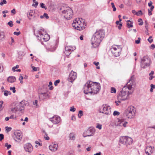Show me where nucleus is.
I'll return each mask as SVG.
<instances>
[{"instance_id":"obj_1","label":"nucleus","mask_w":155,"mask_h":155,"mask_svg":"<svg viewBox=\"0 0 155 155\" xmlns=\"http://www.w3.org/2000/svg\"><path fill=\"white\" fill-rule=\"evenodd\" d=\"M84 92L85 94L89 93L97 94L101 89L100 84L91 81H88L84 85Z\"/></svg>"},{"instance_id":"obj_2","label":"nucleus","mask_w":155,"mask_h":155,"mask_svg":"<svg viewBox=\"0 0 155 155\" xmlns=\"http://www.w3.org/2000/svg\"><path fill=\"white\" fill-rule=\"evenodd\" d=\"M104 37V32L103 30L100 29L97 31L91 38V45L94 47H96L100 44Z\"/></svg>"},{"instance_id":"obj_3","label":"nucleus","mask_w":155,"mask_h":155,"mask_svg":"<svg viewBox=\"0 0 155 155\" xmlns=\"http://www.w3.org/2000/svg\"><path fill=\"white\" fill-rule=\"evenodd\" d=\"M60 12L64 14V17L67 20L71 19L72 17L73 13L72 10L67 5L63 4L58 8Z\"/></svg>"},{"instance_id":"obj_4","label":"nucleus","mask_w":155,"mask_h":155,"mask_svg":"<svg viewBox=\"0 0 155 155\" xmlns=\"http://www.w3.org/2000/svg\"><path fill=\"white\" fill-rule=\"evenodd\" d=\"M35 34L37 37L39 38L38 39L42 41H46L50 39L49 35L44 31V29H40Z\"/></svg>"},{"instance_id":"obj_5","label":"nucleus","mask_w":155,"mask_h":155,"mask_svg":"<svg viewBox=\"0 0 155 155\" xmlns=\"http://www.w3.org/2000/svg\"><path fill=\"white\" fill-rule=\"evenodd\" d=\"M127 89V87L124 86L120 91V93L119 94L118 98L123 101L127 99L128 96L131 94L133 92V90L129 91Z\"/></svg>"},{"instance_id":"obj_6","label":"nucleus","mask_w":155,"mask_h":155,"mask_svg":"<svg viewBox=\"0 0 155 155\" xmlns=\"http://www.w3.org/2000/svg\"><path fill=\"white\" fill-rule=\"evenodd\" d=\"M134 107L130 106L128 107L124 111V115L126 117L128 118H132L135 115L134 110Z\"/></svg>"},{"instance_id":"obj_7","label":"nucleus","mask_w":155,"mask_h":155,"mask_svg":"<svg viewBox=\"0 0 155 155\" xmlns=\"http://www.w3.org/2000/svg\"><path fill=\"white\" fill-rule=\"evenodd\" d=\"M99 111L107 115H109L111 113V108L110 106H107L106 104H103L100 107Z\"/></svg>"},{"instance_id":"obj_8","label":"nucleus","mask_w":155,"mask_h":155,"mask_svg":"<svg viewBox=\"0 0 155 155\" xmlns=\"http://www.w3.org/2000/svg\"><path fill=\"white\" fill-rule=\"evenodd\" d=\"M132 139L128 136H123L121 137L120 140V142L127 146L128 145H130L132 143Z\"/></svg>"},{"instance_id":"obj_9","label":"nucleus","mask_w":155,"mask_h":155,"mask_svg":"<svg viewBox=\"0 0 155 155\" xmlns=\"http://www.w3.org/2000/svg\"><path fill=\"white\" fill-rule=\"evenodd\" d=\"M150 61L149 57L145 56L143 57L141 59V67L143 68H145L150 65L149 63Z\"/></svg>"},{"instance_id":"obj_10","label":"nucleus","mask_w":155,"mask_h":155,"mask_svg":"<svg viewBox=\"0 0 155 155\" xmlns=\"http://www.w3.org/2000/svg\"><path fill=\"white\" fill-rule=\"evenodd\" d=\"M122 48L117 46H112L110 50L112 53L115 57L119 56L120 54Z\"/></svg>"},{"instance_id":"obj_11","label":"nucleus","mask_w":155,"mask_h":155,"mask_svg":"<svg viewBox=\"0 0 155 155\" xmlns=\"http://www.w3.org/2000/svg\"><path fill=\"white\" fill-rule=\"evenodd\" d=\"M135 82V79L134 75L132 76L128 82H127V89L130 90L133 88L132 86L134 85Z\"/></svg>"},{"instance_id":"obj_12","label":"nucleus","mask_w":155,"mask_h":155,"mask_svg":"<svg viewBox=\"0 0 155 155\" xmlns=\"http://www.w3.org/2000/svg\"><path fill=\"white\" fill-rule=\"evenodd\" d=\"M76 48L75 46H67L65 48L64 53L66 56H69L71 53L72 51L75 50Z\"/></svg>"},{"instance_id":"obj_13","label":"nucleus","mask_w":155,"mask_h":155,"mask_svg":"<svg viewBox=\"0 0 155 155\" xmlns=\"http://www.w3.org/2000/svg\"><path fill=\"white\" fill-rule=\"evenodd\" d=\"M77 77V74L73 71H71L69 75V78L68 80L69 81L72 82L74 81Z\"/></svg>"},{"instance_id":"obj_14","label":"nucleus","mask_w":155,"mask_h":155,"mask_svg":"<svg viewBox=\"0 0 155 155\" xmlns=\"http://www.w3.org/2000/svg\"><path fill=\"white\" fill-rule=\"evenodd\" d=\"M50 120L53 123L56 124L60 122L61 118L59 116L54 115L52 117L50 118Z\"/></svg>"},{"instance_id":"obj_15","label":"nucleus","mask_w":155,"mask_h":155,"mask_svg":"<svg viewBox=\"0 0 155 155\" xmlns=\"http://www.w3.org/2000/svg\"><path fill=\"white\" fill-rule=\"evenodd\" d=\"M38 95L40 100H43L48 97V94L47 92L42 93L41 92H39Z\"/></svg>"},{"instance_id":"obj_16","label":"nucleus","mask_w":155,"mask_h":155,"mask_svg":"<svg viewBox=\"0 0 155 155\" xmlns=\"http://www.w3.org/2000/svg\"><path fill=\"white\" fill-rule=\"evenodd\" d=\"M80 23V18H76L74 21L73 23L72 24V26L76 29L78 30V29L79 28V24Z\"/></svg>"},{"instance_id":"obj_17","label":"nucleus","mask_w":155,"mask_h":155,"mask_svg":"<svg viewBox=\"0 0 155 155\" xmlns=\"http://www.w3.org/2000/svg\"><path fill=\"white\" fill-rule=\"evenodd\" d=\"M15 136L14 137V139L15 141L19 142L21 139L22 135L20 133H17L14 134Z\"/></svg>"},{"instance_id":"obj_18","label":"nucleus","mask_w":155,"mask_h":155,"mask_svg":"<svg viewBox=\"0 0 155 155\" xmlns=\"http://www.w3.org/2000/svg\"><path fill=\"white\" fill-rule=\"evenodd\" d=\"M95 132V130L94 129H90L88 130L86 132V135L83 134L84 137H90L93 136Z\"/></svg>"},{"instance_id":"obj_19","label":"nucleus","mask_w":155,"mask_h":155,"mask_svg":"<svg viewBox=\"0 0 155 155\" xmlns=\"http://www.w3.org/2000/svg\"><path fill=\"white\" fill-rule=\"evenodd\" d=\"M25 106V104H24V102L23 101H22L16 106V110L22 111L24 109Z\"/></svg>"},{"instance_id":"obj_20","label":"nucleus","mask_w":155,"mask_h":155,"mask_svg":"<svg viewBox=\"0 0 155 155\" xmlns=\"http://www.w3.org/2000/svg\"><path fill=\"white\" fill-rule=\"evenodd\" d=\"M24 148L26 151L30 153L32 150V147L30 143H27L24 146Z\"/></svg>"},{"instance_id":"obj_21","label":"nucleus","mask_w":155,"mask_h":155,"mask_svg":"<svg viewBox=\"0 0 155 155\" xmlns=\"http://www.w3.org/2000/svg\"><path fill=\"white\" fill-rule=\"evenodd\" d=\"M127 123V122L125 121L124 122V120L121 119L118 121L117 125L120 126H123L124 127H126V125Z\"/></svg>"},{"instance_id":"obj_22","label":"nucleus","mask_w":155,"mask_h":155,"mask_svg":"<svg viewBox=\"0 0 155 155\" xmlns=\"http://www.w3.org/2000/svg\"><path fill=\"white\" fill-rule=\"evenodd\" d=\"M146 153L148 155H150L152 153L153 151L152 148L151 146H147L145 149Z\"/></svg>"},{"instance_id":"obj_23","label":"nucleus","mask_w":155,"mask_h":155,"mask_svg":"<svg viewBox=\"0 0 155 155\" xmlns=\"http://www.w3.org/2000/svg\"><path fill=\"white\" fill-rule=\"evenodd\" d=\"M81 21H82V19H80V23L79 24V28L78 29V30L79 31H81L85 28L86 26V25L85 24L84 22L83 21V23L81 22Z\"/></svg>"},{"instance_id":"obj_24","label":"nucleus","mask_w":155,"mask_h":155,"mask_svg":"<svg viewBox=\"0 0 155 155\" xmlns=\"http://www.w3.org/2000/svg\"><path fill=\"white\" fill-rule=\"evenodd\" d=\"M58 147V145L56 144H52L49 146V148L51 151H56Z\"/></svg>"},{"instance_id":"obj_25","label":"nucleus","mask_w":155,"mask_h":155,"mask_svg":"<svg viewBox=\"0 0 155 155\" xmlns=\"http://www.w3.org/2000/svg\"><path fill=\"white\" fill-rule=\"evenodd\" d=\"M7 80L8 82L12 83L16 81V78L14 76H9L8 77Z\"/></svg>"},{"instance_id":"obj_26","label":"nucleus","mask_w":155,"mask_h":155,"mask_svg":"<svg viewBox=\"0 0 155 155\" xmlns=\"http://www.w3.org/2000/svg\"><path fill=\"white\" fill-rule=\"evenodd\" d=\"M5 36L4 32L0 31V42L3 41L5 39Z\"/></svg>"},{"instance_id":"obj_27","label":"nucleus","mask_w":155,"mask_h":155,"mask_svg":"<svg viewBox=\"0 0 155 155\" xmlns=\"http://www.w3.org/2000/svg\"><path fill=\"white\" fill-rule=\"evenodd\" d=\"M35 11L32 10H30L27 14V16L29 18V20H31V18L29 17V16L32 17L34 15Z\"/></svg>"},{"instance_id":"obj_28","label":"nucleus","mask_w":155,"mask_h":155,"mask_svg":"<svg viewBox=\"0 0 155 155\" xmlns=\"http://www.w3.org/2000/svg\"><path fill=\"white\" fill-rule=\"evenodd\" d=\"M18 58L20 59L22 58L23 56H24V53L23 51H21L19 52L18 53Z\"/></svg>"},{"instance_id":"obj_29","label":"nucleus","mask_w":155,"mask_h":155,"mask_svg":"<svg viewBox=\"0 0 155 155\" xmlns=\"http://www.w3.org/2000/svg\"><path fill=\"white\" fill-rule=\"evenodd\" d=\"M70 139L74 140L75 139V135L74 133H71L69 135Z\"/></svg>"},{"instance_id":"obj_30","label":"nucleus","mask_w":155,"mask_h":155,"mask_svg":"<svg viewBox=\"0 0 155 155\" xmlns=\"http://www.w3.org/2000/svg\"><path fill=\"white\" fill-rule=\"evenodd\" d=\"M151 88L150 89V92H153V89L155 88V85L153 84H151L150 85Z\"/></svg>"},{"instance_id":"obj_31","label":"nucleus","mask_w":155,"mask_h":155,"mask_svg":"<svg viewBox=\"0 0 155 155\" xmlns=\"http://www.w3.org/2000/svg\"><path fill=\"white\" fill-rule=\"evenodd\" d=\"M125 4L127 6H130L131 5L132 2L129 0H127L125 2Z\"/></svg>"},{"instance_id":"obj_32","label":"nucleus","mask_w":155,"mask_h":155,"mask_svg":"<svg viewBox=\"0 0 155 155\" xmlns=\"http://www.w3.org/2000/svg\"><path fill=\"white\" fill-rule=\"evenodd\" d=\"M93 64H95L97 67H96V68L97 69H100V67L99 66H98V65L99 64V62H96L95 61H94L93 62Z\"/></svg>"},{"instance_id":"obj_33","label":"nucleus","mask_w":155,"mask_h":155,"mask_svg":"<svg viewBox=\"0 0 155 155\" xmlns=\"http://www.w3.org/2000/svg\"><path fill=\"white\" fill-rule=\"evenodd\" d=\"M83 115V112L82 110H79L78 114V117L80 118L81 116Z\"/></svg>"},{"instance_id":"obj_34","label":"nucleus","mask_w":155,"mask_h":155,"mask_svg":"<svg viewBox=\"0 0 155 155\" xmlns=\"http://www.w3.org/2000/svg\"><path fill=\"white\" fill-rule=\"evenodd\" d=\"M8 94H11V92L10 91H8L7 90H5L4 91V95L5 96H7Z\"/></svg>"},{"instance_id":"obj_35","label":"nucleus","mask_w":155,"mask_h":155,"mask_svg":"<svg viewBox=\"0 0 155 155\" xmlns=\"http://www.w3.org/2000/svg\"><path fill=\"white\" fill-rule=\"evenodd\" d=\"M5 147H7V149L8 150L11 147V145L10 144H8V143H5Z\"/></svg>"},{"instance_id":"obj_36","label":"nucleus","mask_w":155,"mask_h":155,"mask_svg":"<svg viewBox=\"0 0 155 155\" xmlns=\"http://www.w3.org/2000/svg\"><path fill=\"white\" fill-rule=\"evenodd\" d=\"M45 4H44L43 3H41L40 4V7L42 8H44L45 9V10L46 9H47V8L46 7H45Z\"/></svg>"},{"instance_id":"obj_37","label":"nucleus","mask_w":155,"mask_h":155,"mask_svg":"<svg viewBox=\"0 0 155 155\" xmlns=\"http://www.w3.org/2000/svg\"><path fill=\"white\" fill-rule=\"evenodd\" d=\"M116 89L114 87H112L111 88V93H116Z\"/></svg>"},{"instance_id":"obj_38","label":"nucleus","mask_w":155,"mask_h":155,"mask_svg":"<svg viewBox=\"0 0 155 155\" xmlns=\"http://www.w3.org/2000/svg\"><path fill=\"white\" fill-rule=\"evenodd\" d=\"M111 5H112V8H113V11L114 12L116 10V8L115 7V5H114V3L112 2L111 3Z\"/></svg>"},{"instance_id":"obj_39","label":"nucleus","mask_w":155,"mask_h":155,"mask_svg":"<svg viewBox=\"0 0 155 155\" xmlns=\"http://www.w3.org/2000/svg\"><path fill=\"white\" fill-rule=\"evenodd\" d=\"M120 114L119 112L116 111H115L113 113V115L114 116H118Z\"/></svg>"},{"instance_id":"obj_40","label":"nucleus","mask_w":155,"mask_h":155,"mask_svg":"<svg viewBox=\"0 0 155 155\" xmlns=\"http://www.w3.org/2000/svg\"><path fill=\"white\" fill-rule=\"evenodd\" d=\"M7 3V2L6 0H3L0 3V5L2 6L3 4H6Z\"/></svg>"},{"instance_id":"obj_41","label":"nucleus","mask_w":155,"mask_h":155,"mask_svg":"<svg viewBox=\"0 0 155 155\" xmlns=\"http://www.w3.org/2000/svg\"><path fill=\"white\" fill-rule=\"evenodd\" d=\"M5 129L7 132H8L9 131L12 130V128L11 127H5Z\"/></svg>"},{"instance_id":"obj_42","label":"nucleus","mask_w":155,"mask_h":155,"mask_svg":"<svg viewBox=\"0 0 155 155\" xmlns=\"http://www.w3.org/2000/svg\"><path fill=\"white\" fill-rule=\"evenodd\" d=\"M10 89L11 90H12V92L13 93H15L16 92L15 88V87H10Z\"/></svg>"},{"instance_id":"obj_43","label":"nucleus","mask_w":155,"mask_h":155,"mask_svg":"<svg viewBox=\"0 0 155 155\" xmlns=\"http://www.w3.org/2000/svg\"><path fill=\"white\" fill-rule=\"evenodd\" d=\"M136 15L137 16H139L140 15H142V12L141 10H139L138 12H136Z\"/></svg>"},{"instance_id":"obj_44","label":"nucleus","mask_w":155,"mask_h":155,"mask_svg":"<svg viewBox=\"0 0 155 155\" xmlns=\"http://www.w3.org/2000/svg\"><path fill=\"white\" fill-rule=\"evenodd\" d=\"M147 40L150 43H151L153 41V39H152V37L150 36Z\"/></svg>"},{"instance_id":"obj_45","label":"nucleus","mask_w":155,"mask_h":155,"mask_svg":"<svg viewBox=\"0 0 155 155\" xmlns=\"http://www.w3.org/2000/svg\"><path fill=\"white\" fill-rule=\"evenodd\" d=\"M8 25H9V26L11 27H12L13 25V22L12 21H10L8 22Z\"/></svg>"},{"instance_id":"obj_46","label":"nucleus","mask_w":155,"mask_h":155,"mask_svg":"<svg viewBox=\"0 0 155 155\" xmlns=\"http://www.w3.org/2000/svg\"><path fill=\"white\" fill-rule=\"evenodd\" d=\"M140 38H138V39L137 40H136L135 41V43L137 44H139L140 42Z\"/></svg>"},{"instance_id":"obj_47","label":"nucleus","mask_w":155,"mask_h":155,"mask_svg":"<svg viewBox=\"0 0 155 155\" xmlns=\"http://www.w3.org/2000/svg\"><path fill=\"white\" fill-rule=\"evenodd\" d=\"M70 110L71 111L74 112L75 111L76 109L74 107V106H72L71 107Z\"/></svg>"},{"instance_id":"obj_48","label":"nucleus","mask_w":155,"mask_h":155,"mask_svg":"<svg viewBox=\"0 0 155 155\" xmlns=\"http://www.w3.org/2000/svg\"><path fill=\"white\" fill-rule=\"evenodd\" d=\"M60 82V80H56L54 82V84L55 86H56L58 85V84Z\"/></svg>"},{"instance_id":"obj_49","label":"nucleus","mask_w":155,"mask_h":155,"mask_svg":"<svg viewBox=\"0 0 155 155\" xmlns=\"http://www.w3.org/2000/svg\"><path fill=\"white\" fill-rule=\"evenodd\" d=\"M23 77L22 76H20V77L19 78V80L20 81V82L21 84L23 83L22 80H23Z\"/></svg>"},{"instance_id":"obj_50","label":"nucleus","mask_w":155,"mask_h":155,"mask_svg":"<svg viewBox=\"0 0 155 155\" xmlns=\"http://www.w3.org/2000/svg\"><path fill=\"white\" fill-rule=\"evenodd\" d=\"M4 136L2 134H0V141H2V140L4 139Z\"/></svg>"},{"instance_id":"obj_51","label":"nucleus","mask_w":155,"mask_h":155,"mask_svg":"<svg viewBox=\"0 0 155 155\" xmlns=\"http://www.w3.org/2000/svg\"><path fill=\"white\" fill-rule=\"evenodd\" d=\"M19 66L18 65H17L15 67H14L12 68V70L13 71H15V69L18 68Z\"/></svg>"},{"instance_id":"obj_52","label":"nucleus","mask_w":155,"mask_h":155,"mask_svg":"<svg viewBox=\"0 0 155 155\" xmlns=\"http://www.w3.org/2000/svg\"><path fill=\"white\" fill-rule=\"evenodd\" d=\"M9 117L10 119H16V116H14L13 115H11Z\"/></svg>"},{"instance_id":"obj_53","label":"nucleus","mask_w":155,"mask_h":155,"mask_svg":"<svg viewBox=\"0 0 155 155\" xmlns=\"http://www.w3.org/2000/svg\"><path fill=\"white\" fill-rule=\"evenodd\" d=\"M44 17L46 18L47 19L49 18V17L48 16V15L46 13H44L43 15Z\"/></svg>"},{"instance_id":"obj_54","label":"nucleus","mask_w":155,"mask_h":155,"mask_svg":"<svg viewBox=\"0 0 155 155\" xmlns=\"http://www.w3.org/2000/svg\"><path fill=\"white\" fill-rule=\"evenodd\" d=\"M127 27L128 28H132V27H133V25L132 24H130L129 23H127Z\"/></svg>"},{"instance_id":"obj_55","label":"nucleus","mask_w":155,"mask_h":155,"mask_svg":"<svg viewBox=\"0 0 155 155\" xmlns=\"http://www.w3.org/2000/svg\"><path fill=\"white\" fill-rule=\"evenodd\" d=\"M35 143L36 144H38V145H39L40 146H41L42 145V143H39L38 141H36L35 142Z\"/></svg>"},{"instance_id":"obj_56","label":"nucleus","mask_w":155,"mask_h":155,"mask_svg":"<svg viewBox=\"0 0 155 155\" xmlns=\"http://www.w3.org/2000/svg\"><path fill=\"white\" fill-rule=\"evenodd\" d=\"M122 26V23H120L118 26V28L119 30H120L121 29V27Z\"/></svg>"},{"instance_id":"obj_57","label":"nucleus","mask_w":155,"mask_h":155,"mask_svg":"<svg viewBox=\"0 0 155 155\" xmlns=\"http://www.w3.org/2000/svg\"><path fill=\"white\" fill-rule=\"evenodd\" d=\"M20 34V31L18 32L15 31L14 32V35H16L17 36L19 35Z\"/></svg>"},{"instance_id":"obj_58","label":"nucleus","mask_w":155,"mask_h":155,"mask_svg":"<svg viewBox=\"0 0 155 155\" xmlns=\"http://www.w3.org/2000/svg\"><path fill=\"white\" fill-rule=\"evenodd\" d=\"M102 125H100L98 124L96 126L97 128H98L99 129H101Z\"/></svg>"},{"instance_id":"obj_59","label":"nucleus","mask_w":155,"mask_h":155,"mask_svg":"<svg viewBox=\"0 0 155 155\" xmlns=\"http://www.w3.org/2000/svg\"><path fill=\"white\" fill-rule=\"evenodd\" d=\"M150 77L149 78V79L151 80L153 79V78L155 77V76L152 75H149Z\"/></svg>"},{"instance_id":"obj_60","label":"nucleus","mask_w":155,"mask_h":155,"mask_svg":"<svg viewBox=\"0 0 155 155\" xmlns=\"http://www.w3.org/2000/svg\"><path fill=\"white\" fill-rule=\"evenodd\" d=\"M0 109L2 108V105L3 104V102L2 101H0Z\"/></svg>"},{"instance_id":"obj_61","label":"nucleus","mask_w":155,"mask_h":155,"mask_svg":"<svg viewBox=\"0 0 155 155\" xmlns=\"http://www.w3.org/2000/svg\"><path fill=\"white\" fill-rule=\"evenodd\" d=\"M38 5V2H35V4H33L32 5V6H37Z\"/></svg>"},{"instance_id":"obj_62","label":"nucleus","mask_w":155,"mask_h":155,"mask_svg":"<svg viewBox=\"0 0 155 155\" xmlns=\"http://www.w3.org/2000/svg\"><path fill=\"white\" fill-rule=\"evenodd\" d=\"M37 103H38V101L37 100H35V102L34 103V104L36 105V107H38V105H37Z\"/></svg>"},{"instance_id":"obj_63","label":"nucleus","mask_w":155,"mask_h":155,"mask_svg":"<svg viewBox=\"0 0 155 155\" xmlns=\"http://www.w3.org/2000/svg\"><path fill=\"white\" fill-rule=\"evenodd\" d=\"M11 12L12 13H13L14 14H15L16 11L15 9H13L11 11Z\"/></svg>"},{"instance_id":"obj_64","label":"nucleus","mask_w":155,"mask_h":155,"mask_svg":"<svg viewBox=\"0 0 155 155\" xmlns=\"http://www.w3.org/2000/svg\"><path fill=\"white\" fill-rule=\"evenodd\" d=\"M152 11L150 10V9H148V15H151L152 14V13L151 12Z\"/></svg>"}]
</instances>
